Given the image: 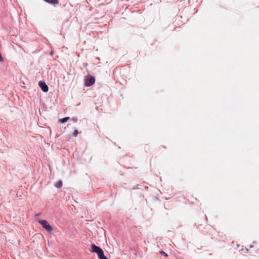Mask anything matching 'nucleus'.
Instances as JSON below:
<instances>
[{
    "label": "nucleus",
    "instance_id": "f257e3e1",
    "mask_svg": "<svg viewBox=\"0 0 259 259\" xmlns=\"http://www.w3.org/2000/svg\"><path fill=\"white\" fill-rule=\"evenodd\" d=\"M38 222L49 233H50L53 231V227L48 223L46 220L40 219L38 221Z\"/></svg>",
    "mask_w": 259,
    "mask_h": 259
},
{
    "label": "nucleus",
    "instance_id": "f03ea898",
    "mask_svg": "<svg viewBox=\"0 0 259 259\" xmlns=\"http://www.w3.org/2000/svg\"><path fill=\"white\" fill-rule=\"evenodd\" d=\"M39 87L44 92H47L49 90V87L47 84L43 81H40L38 83Z\"/></svg>",
    "mask_w": 259,
    "mask_h": 259
},
{
    "label": "nucleus",
    "instance_id": "7ed1b4c3",
    "mask_svg": "<svg viewBox=\"0 0 259 259\" xmlns=\"http://www.w3.org/2000/svg\"><path fill=\"white\" fill-rule=\"evenodd\" d=\"M95 78L94 77H91L86 79L85 84L87 87H91L95 83Z\"/></svg>",
    "mask_w": 259,
    "mask_h": 259
},
{
    "label": "nucleus",
    "instance_id": "20e7f679",
    "mask_svg": "<svg viewBox=\"0 0 259 259\" xmlns=\"http://www.w3.org/2000/svg\"><path fill=\"white\" fill-rule=\"evenodd\" d=\"M102 250V249L101 247L95 244L92 245V251L96 253L97 255H98Z\"/></svg>",
    "mask_w": 259,
    "mask_h": 259
},
{
    "label": "nucleus",
    "instance_id": "39448f33",
    "mask_svg": "<svg viewBox=\"0 0 259 259\" xmlns=\"http://www.w3.org/2000/svg\"><path fill=\"white\" fill-rule=\"evenodd\" d=\"M98 256L99 259H108L107 256L105 255L103 250L99 253Z\"/></svg>",
    "mask_w": 259,
    "mask_h": 259
},
{
    "label": "nucleus",
    "instance_id": "423d86ee",
    "mask_svg": "<svg viewBox=\"0 0 259 259\" xmlns=\"http://www.w3.org/2000/svg\"><path fill=\"white\" fill-rule=\"evenodd\" d=\"M69 119V117H66L63 118L62 119H59V121L61 123H64L66 122Z\"/></svg>",
    "mask_w": 259,
    "mask_h": 259
},
{
    "label": "nucleus",
    "instance_id": "0eeeda50",
    "mask_svg": "<svg viewBox=\"0 0 259 259\" xmlns=\"http://www.w3.org/2000/svg\"><path fill=\"white\" fill-rule=\"evenodd\" d=\"M55 186L57 188H60L62 186V182L61 181H58Z\"/></svg>",
    "mask_w": 259,
    "mask_h": 259
},
{
    "label": "nucleus",
    "instance_id": "6e6552de",
    "mask_svg": "<svg viewBox=\"0 0 259 259\" xmlns=\"http://www.w3.org/2000/svg\"><path fill=\"white\" fill-rule=\"evenodd\" d=\"M48 3L55 5L59 3V2L58 0H49V1H48Z\"/></svg>",
    "mask_w": 259,
    "mask_h": 259
},
{
    "label": "nucleus",
    "instance_id": "1a4fd4ad",
    "mask_svg": "<svg viewBox=\"0 0 259 259\" xmlns=\"http://www.w3.org/2000/svg\"><path fill=\"white\" fill-rule=\"evenodd\" d=\"M78 131L77 130H75L74 131V133H73V135L75 137H76L78 135Z\"/></svg>",
    "mask_w": 259,
    "mask_h": 259
},
{
    "label": "nucleus",
    "instance_id": "9d476101",
    "mask_svg": "<svg viewBox=\"0 0 259 259\" xmlns=\"http://www.w3.org/2000/svg\"><path fill=\"white\" fill-rule=\"evenodd\" d=\"M160 253L162 254V255H163L164 256H167V254L166 253H165L164 251H160Z\"/></svg>",
    "mask_w": 259,
    "mask_h": 259
},
{
    "label": "nucleus",
    "instance_id": "9b49d317",
    "mask_svg": "<svg viewBox=\"0 0 259 259\" xmlns=\"http://www.w3.org/2000/svg\"><path fill=\"white\" fill-rule=\"evenodd\" d=\"M40 213H37L35 215V217H38L39 215H40Z\"/></svg>",
    "mask_w": 259,
    "mask_h": 259
},
{
    "label": "nucleus",
    "instance_id": "f8f14e48",
    "mask_svg": "<svg viewBox=\"0 0 259 259\" xmlns=\"http://www.w3.org/2000/svg\"><path fill=\"white\" fill-rule=\"evenodd\" d=\"M45 2H47L48 3V1H49V0H44Z\"/></svg>",
    "mask_w": 259,
    "mask_h": 259
},
{
    "label": "nucleus",
    "instance_id": "ddd939ff",
    "mask_svg": "<svg viewBox=\"0 0 259 259\" xmlns=\"http://www.w3.org/2000/svg\"><path fill=\"white\" fill-rule=\"evenodd\" d=\"M250 247H253V245H251L250 246Z\"/></svg>",
    "mask_w": 259,
    "mask_h": 259
}]
</instances>
